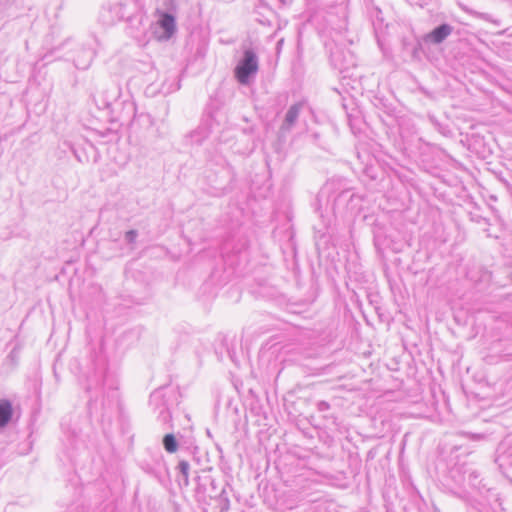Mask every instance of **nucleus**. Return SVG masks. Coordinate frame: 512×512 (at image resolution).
I'll return each instance as SVG.
<instances>
[{
	"label": "nucleus",
	"mask_w": 512,
	"mask_h": 512,
	"mask_svg": "<svg viewBox=\"0 0 512 512\" xmlns=\"http://www.w3.org/2000/svg\"><path fill=\"white\" fill-rule=\"evenodd\" d=\"M12 417V406L8 401L0 403V427L5 426Z\"/></svg>",
	"instance_id": "7ed1b4c3"
},
{
	"label": "nucleus",
	"mask_w": 512,
	"mask_h": 512,
	"mask_svg": "<svg viewBox=\"0 0 512 512\" xmlns=\"http://www.w3.org/2000/svg\"><path fill=\"white\" fill-rule=\"evenodd\" d=\"M161 27L166 31L167 36L170 37L175 30L174 18L169 14H163L160 21Z\"/></svg>",
	"instance_id": "20e7f679"
},
{
	"label": "nucleus",
	"mask_w": 512,
	"mask_h": 512,
	"mask_svg": "<svg viewBox=\"0 0 512 512\" xmlns=\"http://www.w3.org/2000/svg\"><path fill=\"white\" fill-rule=\"evenodd\" d=\"M451 33V27L443 24L435 28L430 34L429 38L434 43L442 42Z\"/></svg>",
	"instance_id": "f03ea898"
},
{
	"label": "nucleus",
	"mask_w": 512,
	"mask_h": 512,
	"mask_svg": "<svg viewBox=\"0 0 512 512\" xmlns=\"http://www.w3.org/2000/svg\"><path fill=\"white\" fill-rule=\"evenodd\" d=\"M299 115V108L297 106H293L287 112L286 120L289 124H293Z\"/></svg>",
	"instance_id": "423d86ee"
},
{
	"label": "nucleus",
	"mask_w": 512,
	"mask_h": 512,
	"mask_svg": "<svg viewBox=\"0 0 512 512\" xmlns=\"http://www.w3.org/2000/svg\"><path fill=\"white\" fill-rule=\"evenodd\" d=\"M258 70V63L255 54L248 50L244 54V59L235 69V76L242 84H247L249 76L255 74Z\"/></svg>",
	"instance_id": "f257e3e1"
},
{
	"label": "nucleus",
	"mask_w": 512,
	"mask_h": 512,
	"mask_svg": "<svg viewBox=\"0 0 512 512\" xmlns=\"http://www.w3.org/2000/svg\"><path fill=\"white\" fill-rule=\"evenodd\" d=\"M163 444L168 452L174 453L177 451V442L172 434H167L164 436Z\"/></svg>",
	"instance_id": "39448f33"
}]
</instances>
